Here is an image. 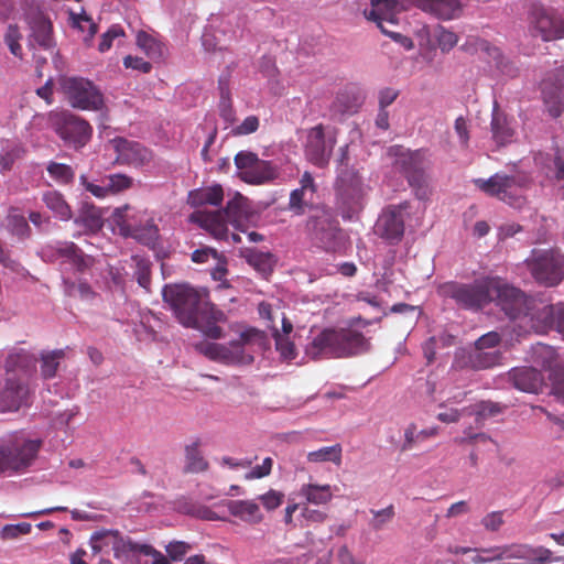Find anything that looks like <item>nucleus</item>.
I'll list each match as a JSON object with an SVG mask.
<instances>
[{"mask_svg":"<svg viewBox=\"0 0 564 564\" xmlns=\"http://www.w3.org/2000/svg\"><path fill=\"white\" fill-rule=\"evenodd\" d=\"M460 48L469 54L485 53L495 59L500 56V52L496 46H492L487 40L478 36H468Z\"/></svg>","mask_w":564,"mask_h":564,"instance_id":"obj_39","label":"nucleus"},{"mask_svg":"<svg viewBox=\"0 0 564 564\" xmlns=\"http://www.w3.org/2000/svg\"><path fill=\"white\" fill-rule=\"evenodd\" d=\"M55 131L76 149L86 145L93 135V128L88 121L70 112L56 115Z\"/></svg>","mask_w":564,"mask_h":564,"instance_id":"obj_14","label":"nucleus"},{"mask_svg":"<svg viewBox=\"0 0 564 564\" xmlns=\"http://www.w3.org/2000/svg\"><path fill=\"white\" fill-rule=\"evenodd\" d=\"M492 302L503 311L511 321H520L528 317L530 304L533 301L529 299L520 289L503 282L499 278H494Z\"/></svg>","mask_w":564,"mask_h":564,"instance_id":"obj_11","label":"nucleus"},{"mask_svg":"<svg viewBox=\"0 0 564 564\" xmlns=\"http://www.w3.org/2000/svg\"><path fill=\"white\" fill-rule=\"evenodd\" d=\"M341 453L343 448L340 444L325 446L317 451L310 452L307 454V460L311 463L333 462L336 465H340Z\"/></svg>","mask_w":564,"mask_h":564,"instance_id":"obj_40","label":"nucleus"},{"mask_svg":"<svg viewBox=\"0 0 564 564\" xmlns=\"http://www.w3.org/2000/svg\"><path fill=\"white\" fill-rule=\"evenodd\" d=\"M112 143L117 152V160L122 163L142 166L152 160V152L139 142L117 138Z\"/></svg>","mask_w":564,"mask_h":564,"instance_id":"obj_23","label":"nucleus"},{"mask_svg":"<svg viewBox=\"0 0 564 564\" xmlns=\"http://www.w3.org/2000/svg\"><path fill=\"white\" fill-rule=\"evenodd\" d=\"M119 532L118 531H111V530H104L95 532L91 535L90 542L91 547L95 553L100 552L104 547L110 546L113 547L115 540L117 539Z\"/></svg>","mask_w":564,"mask_h":564,"instance_id":"obj_48","label":"nucleus"},{"mask_svg":"<svg viewBox=\"0 0 564 564\" xmlns=\"http://www.w3.org/2000/svg\"><path fill=\"white\" fill-rule=\"evenodd\" d=\"M556 82H558V85L545 80L542 86L544 101L550 105V112L553 117H558L563 112L564 67L557 72Z\"/></svg>","mask_w":564,"mask_h":564,"instance_id":"obj_29","label":"nucleus"},{"mask_svg":"<svg viewBox=\"0 0 564 564\" xmlns=\"http://www.w3.org/2000/svg\"><path fill=\"white\" fill-rule=\"evenodd\" d=\"M436 41L440 50L447 53L457 45L458 35L455 32L441 26L436 34Z\"/></svg>","mask_w":564,"mask_h":564,"instance_id":"obj_53","label":"nucleus"},{"mask_svg":"<svg viewBox=\"0 0 564 564\" xmlns=\"http://www.w3.org/2000/svg\"><path fill=\"white\" fill-rule=\"evenodd\" d=\"M105 182L109 187V194L122 192L132 185V178L120 173L106 176Z\"/></svg>","mask_w":564,"mask_h":564,"instance_id":"obj_54","label":"nucleus"},{"mask_svg":"<svg viewBox=\"0 0 564 564\" xmlns=\"http://www.w3.org/2000/svg\"><path fill=\"white\" fill-rule=\"evenodd\" d=\"M301 518L305 522V525H310L313 523H323L327 519V513L303 505L301 508Z\"/></svg>","mask_w":564,"mask_h":564,"instance_id":"obj_63","label":"nucleus"},{"mask_svg":"<svg viewBox=\"0 0 564 564\" xmlns=\"http://www.w3.org/2000/svg\"><path fill=\"white\" fill-rule=\"evenodd\" d=\"M31 524L26 522L18 524H7L1 530V536L4 540H13L20 535H25L31 532Z\"/></svg>","mask_w":564,"mask_h":564,"instance_id":"obj_61","label":"nucleus"},{"mask_svg":"<svg viewBox=\"0 0 564 564\" xmlns=\"http://www.w3.org/2000/svg\"><path fill=\"white\" fill-rule=\"evenodd\" d=\"M122 229L127 230V235L134 237L145 245L153 243L158 237V228L155 225H148L143 229L132 228L130 225L122 227Z\"/></svg>","mask_w":564,"mask_h":564,"instance_id":"obj_49","label":"nucleus"},{"mask_svg":"<svg viewBox=\"0 0 564 564\" xmlns=\"http://www.w3.org/2000/svg\"><path fill=\"white\" fill-rule=\"evenodd\" d=\"M371 513L373 514V519L370 521V525L376 531L381 530L384 524L393 519L395 514L394 507L392 505L381 510H371Z\"/></svg>","mask_w":564,"mask_h":564,"instance_id":"obj_56","label":"nucleus"},{"mask_svg":"<svg viewBox=\"0 0 564 564\" xmlns=\"http://www.w3.org/2000/svg\"><path fill=\"white\" fill-rule=\"evenodd\" d=\"M137 45L150 58H160L164 53V45L153 35L139 31L137 33Z\"/></svg>","mask_w":564,"mask_h":564,"instance_id":"obj_37","label":"nucleus"},{"mask_svg":"<svg viewBox=\"0 0 564 564\" xmlns=\"http://www.w3.org/2000/svg\"><path fill=\"white\" fill-rule=\"evenodd\" d=\"M369 344L362 333L350 328H325L306 347L314 360L345 358L366 352Z\"/></svg>","mask_w":564,"mask_h":564,"instance_id":"obj_2","label":"nucleus"},{"mask_svg":"<svg viewBox=\"0 0 564 564\" xmlns=\"http://www.w3.org/2000/svg\"><path fill=\"white\" fill-rule=\"evenodd\" d=\"M485 553H491V558H524L530 560L531 564H546L552 560V552L543 546L533 549L527 544H511L496 546L489 550H482Z\"/></svg>","mask_w":564,"mask_h":564,"instance_id":"obj_19","label":"nucleus"},{"mask_svg":"<svg viewBox=\"0 0 564 564\" xmlns=\"http://www.w3.org/2000/svg\"><path fill=\"white\" fill-rule=\"evenodd\" d=\"M31 37L43 48L52 45V23L42 14L34 17L31 21Z\"/></svg>","mask_w":564,"mask_h":564,"instance_id":"obj_35","label":"nucleus"},{"mask_svg":"<svg viewBox=\"0 0 564 564\" xmlns=\"http://www.w3.org/2000/svg\"><path fill=\"white\" fill-rule=\"evenodd\" d=\"M227 509L232 517L250 525L260 524L264 520L260 506L251 499L229 500Z\"/></svg>","mask_w":564,"mask_h":564,"instance_id":"obj_28","label":"nucleus"},{"mask_svg":"<svg viewBox=\"0 0 564 564\" xmlns=\"http://www.w3.org/2000/svg\"><path fill=\"white\" fill-rule=\"evenodd\" d=\"M162 296L182 325L199 329L212 339L223 337L217 323L226 319L225 313L207 300L206 290L199 291L188 284H166Z\"/></svg>","mask_w":564,"mask_h":564,"instance_id":"obj_1","label":"nucleus"},{"mask_svg":"<svg viewBox=\"0 0 564 564\" xmlns=\"http://www.w3.org/2000/svg\"><path fill=\"white\" fill-rule=\"evenodd\" d=\"M528 29L532 36L544 42L564 39V14L540 2L531 4L528 11Z\"/></svg>","mask_w":564,"mask_h":564,"instance_id":"obj_8","label":"nucleus"},{"mask_svg":"<svg viewBox=\"0 0 564 564\" xmlns=\"http://www.w3.org/2000/svg\"><path fill=\"white\" fill-rule=\"evenodd\" d=\"M198 442H195L185 447V471L197 474L208 469V462L205 459L199 451Z\"/></svg>","mask_w":564,"mask_h":564,"instance_id":"obj_36","label":"nucleus"},{"mask_svg":"<svg viewBox=\"0 0 564 564\" xmlns=\"http://www.w3.org/2000/svg\"><path fill=\"white\" fill-rule=\"evenodd\" d=\"M494 278L485 276L470 283L448 281L437 288L444 299H451L463 310L478 312L492 302Z\"/></svg>","mask_w":564,"mask_h":564,"instance_id":"obj_4","label":"nucleus"},{"mask_svg":"<svg viewBox=\"0 0 564 564\" xmlns=\"http://www.w3.org/2000/svg\"><path fill=\"white\" fill-rule=\"evenodd\" d=\"M21 39L22 34L20 33L19 28L15 24H10L4 34V42L10 52L19 58L22 57V47L20 45Z\"/></svg>","mask_w":564,"mask_h":564,"instance_id":"obj_51","label":"nucleus"},{"mask_svg":"<svg viewBox=\"0 0 564 564\" xmlns=\"http://www.w3.org/2000/svg\"><path fill=\"white\" fill-rule=\"evenodd\" d=\"M272 335L275 341V348L281 357L285 360H293L297 354L294 343L290 337L281 334L279 329H274Z\"/></svg>","mask_w":564,"mask_h":564,"instance_id":"obj_47","label":"nucleus"},{"mask_svg":"<svg viewBox=\"0 0 564 564\" xmlns=\"http://www.w3.org/2000/svg\"><path fill=\"white\" fill-rule=\"evenodd\" d=\"M299 495L305 499V505H327L333 499L332 487L327 484H303Z\"/></svg>","mask_w":564,"mask_h":564,"instance_id":"obj_32","label":"nucleus"},{"mask_svg":"<svg viewBox=\"0 0 564 564\" xmlns=\"http://www.w3.org/2000/svg\"><path fill=\"white\" fill-rule=\"evenodd\" d=\"M216 265L212 269L210 274L215 281L221 282L223 288H229V283L226 279L228 274L227 259L225 256L218 253V258H215Z\"/></svg>","mask_w":564,"mask_h":564,"instance_id":"obj_58","label":"nucleus"},{"mask_svg":"<svg viewBox=\"0 0 564 564\" xmlns=\"http://www.w3.org/2000/svg\"><path fill=\"white\" fill-rule=\"evenodd\" d=\"M223 199L224 191L219 184L193 189L187 196V203L192 207H200L204 205L218 206L221 204Z\"/></svg>","mask_w":564,"mask_h":564,"instance_id":"obj_30","label":"nucleus"},{"mask_svg":"<svg viewBox=\"0 0 564 564\" xmlns=\"http://www.w3.org/2000/svg\"><path fill=\"white\" fill-rule=\"evenodd\" d=\"M491 132L494 140L499 145L510 142L513 137V130L509 127L506 117L498 112L492 115Z\"/></svg>","mask_w":564,"mask_h":564,"instance_id":"obj_38","label":"nucleus"},{"mask_svg":"<svg viewBox=\"0 0 564 564\" xmlns=\"http://www.w3.org/2000/svg\"><path fill=\"white\" fill-rule=\"evenodd\" d=\"M474 184L486 195L495 197L513 208H522L527 203L525 192L531 186V180L522 173L513 175L496 173L487 180L476 178Z\"/></svg>","mask_w":564,"mask_h":564,"instance_id":"obj_5","label":"nucleus"},{"mask_svg":"<svg viewBox=\"0 0 564 564\" xmlns=\"http://www.w3.org/2000/svg\"><path fill=\"white\" fill-rule=\"evenodd\" d=\"M307 192L295 188L290 194L289 209L295 215H303L308 206Z\"/></svg>","mask_w":564,"mask_h":564,"instance_id":"obj_52","label":"nucleus"},{"mask_svg":"<svg viewBox=\"0 0 564 564\" xmlns=\"http://www.w3.org/2000/svg\"><path fill=\"white\" fill-rule=\"evenodd\" d=\"M75 224L83 226L89 232H97L104 226L101 210L93 204L84 203Z\"/></svg>","mask_w":564,"mask_h":564,"instance_id":"obj_31","label":"nucleus"},{"mask_svg":"<svg viewBox=\"0 0 564 564\" xmlns=\"http://www.w3.org/2000/svg\"><path fill=\"white\" fill-rule=\"evenodd\" d=\"M336 204L341 216L351 219L365 205L366 187L358 171L341 165L335 182Z\"/></svg>","mask_w":564,"mask_h":564,"instance_id":"obj_6","label":"nucleus"},{"mask_svg":"<svg viewBox=\"0 0 564 564\" xmlns=\"http://www.w3.org/2000/svg\"><path fill=\"white\" fill-rule=\"evenodd\" d=\"M525 264L541 285L552 288L564 280V254L558 249H533Z\"/></svg>","mask_w":564,"mask_h":564,"instance_id":"obj_7","label":"nucleus"},{"mask_svg":"<svg viewBox=\"0 0 564 564\" xmlns=\"http://www.w3.org/2000/svg\"><path fill=\"white\" fill-rule=\"evenodd\" d=\"M43 254L50 261L61 260L62 263H69L78 272H84L93 263L91 258L73 241H56L47 245L43 249Z\"/></svg>","mask_w":564,"mask_h":564,"instance_id":"obj_17","label":"nucleus"},{"mask_svg":"<svg viewBox=\"0 0 564 564\" xmlns=\"http://www.w3.org/2000/svg\"><path fill=\"white\" fill-rule=\"evenodd\" d=\"M29 387L24 379L7 377L0 391V412L18 411L28 401Z\"/></svg>","mask_w":564,"mask_h":564,"instance_id":"obj_20","label":"nucleus"},{"mask_svg":"<svg viewBox=\"0 0 564 564\" xmlns=\"http://www.w3.org/2000/svg\"><path fill=\"white\" fill-rule=\"evenodd\" d=\"M63 89L73 108L99 111L105 108L101 90L89 79L69 77L64 80Z\"/></svg>","mask_w":564,"mask_h":564,"instance_id":"obj_10","label":"nucleus"},{"mask_svg":"<svg viewBox=\"0 0 564 564\" xmlns=\"http://www.w3.org/2000/svg\"><path fill=\"white\" fill-rule=\"evenodd\" d=\"M36 361L34 354L23 348H13L4 362L7 377L24 379L34 370Z\"/></svg>","mask_w":564,"mask_h":564,"instance_id":"obj_25","label":"nucleus"},{"mask_svg":"<svg viewBox=\"0 0 564 564\" xmlns=\"http://www.w3.org/2000/svg\"><path fill=\"white\" fill-rule=\"evenodd\" d=\"M42 200L58 219L67 221L72 218L73 213L70 206L65 200L63 194L58 191L52 189L45 192Z\"/></svg>","mask_w":564,"mask_h":564,"instance_id":"obj_33","label":"nucleus"},{"mask_svg":"<svg viewBox=\"0 0 564 564\" xmlns=\"http://www.w3.org/2000/svg\"><path fill=\"white\" fill-rule=\"evenodd\" d=\"M143 544L119 533L112 547L113 556L118 560H126L130 553L140 554V549Z\"/></svg>","mask_w":564,"mask_h":564,"instance_id":"obj_44","label":"nucleus"},{"mask_svg":"<svg viewBox=\"0 0 564 564\" xmlns=\"http://www.w3.org/2000/svg\"><path fill=\"white\" fill-rule=\"evenodd\" d=\"M370 4L371 8L364 11L365 18L373 21L384 35L401 44L404 48H413L414 44L411 37L386 26V23L398 25V15L404 10L402 2L400 0H370Z\"/></svg>","mask_w":564,"mask_h":564,"instance_id":"obj_9","label":"nucleus"},{"mask_svg":"<svg viewBox=\"0 0 564 564\" xmlns=\"http://www.w3.org/2000/svg\"><path fill=\"white\" fill-rule=\"evenodd\" d=\"M80 185L89 192L91 195H94L97 198H105L109 195V187L107 186V183L104 181V185H97L93 182H89L88 178L85 175H80L79 177Z\"/></svg>","mask_w":564,"mask_h":564,"instance_id":"obj_64","label":"nucleus"},{"mask_svg":"<svg viewBox=\"0 0 564 564\" xmlns=\"http://www.w3.org/2000/svg\"><path fill=\"white\" fill-rule=\"evenodd\" d=\"M189 221L197 224L217 239L224 238L227 234V220L220 210H196L189 215Z\"/></svg>","mask_w":564,"mask_h":564,"instance_id":"obj_27","label":"nucleus"},{"mask_svg":"<svg viewBox=\"0 0 564 564\" xmlns=\"http://www.w3.org/2000/svg\"><path fill=\"white\" fill-rule=\"evenodd\" d=\"M412 3L421 11L443 21L459 19L465 7L462 0H412Z\"/></svg>","mask_w":564,"mask_h":564,"instance_id":"obj_21","label":"nucleus"},{"mask_svg":"<svg viewBox=\"0 0 564 564\" xmlns=\"http://www.w3.org/2000/svg\"><path fill=\"white\" fill-rule=\"evenodd\" d=\"M397 156L395 165L404 173L410 186L414 189L420 199H425L429 195L425 169L424 152L404 151L401 148L392 149Z\"/></svg>","mask_w":564,"mask_h":564,"instance_id":"obj_13","label":"nucleus"},{"mask_svg":"<svg viewBox=\"0 0 564 564\" xmlns=\"http://www.w3.org/2000/svg\"><path fill=\"white\" fill-rule=\"evenodd\" d=\"M508 375L516 389L528 393H538L544 382L542 373L531 367L513 368Z\"/></svg>","mask_w":564,"mask_h":564,"instance_id":"obj_26","label":"nucleus"},{"mask_svg":"<svg viewBox=\"0 0 564 564\" xmlns=\"http://www.w3.org/2000/svg\"><path fill=\"white\" fill-rule=\"evenodd\" d=\"M25 149L21 144H15L8 149L1 156H0V166L3 171L11 170L12 165L17 160H20L24 156Z\"/></svg>","mask_w":564,"mask_h":564,"instance_id":"obj_55","label":"nucleus"},{"mask_svg":"<svg viewBox=\"0 0 564 564\" xmlns=\"http://www.w3.org/2000/svg\"><path fill=\"white\" fill-rule=\"evenodd\" d=\"M285 495L275 489H269L267 492L258 497L263 508L268 511H274L284 502Z\"/></svg>","mask_w":564,"mask_h":564,"instance_id":"obj_50","label":"nucleus"},{"mask_svg":"<svg viewBox=\"0 0 564 564\" xmlns=\"http://www.w3.org/2000/svg\"><path fill=\"white\" fill-rule=\"evenodd\" d=\"M408 204L388 206L382 210L375 225V234L388 241L390 245H397L404 235L403 212Z\"/></svg>","mask_w":564,"mask_h":564,"instance_id":"obj_15","label":"nucleus"},{"mask_svg":"<svg viewBox=\"0 0 564 564\" xmlns=\"http://www.w3.org/2000/svg\"><path fill=\"white\" fill-rule=\"evenodd\" d=\"M556 357H557V354H556L555 349L551 346L539 343L533 347V352H532L533 361L543 368L550 369L551 371L555 367L561 366V365L555 364Z\"/></svg>","mask_w":564,"mask_h":564,"instance_id":"obj_41","label":"nucleus"},{"mask_svg":"<svg viewBox=\"0 0 564 564\" xmlns=\"http://www.w3.org/2000/svg\"><path fill=\"white\" fill-rule=\"evenodd\" d=\"M235 165L241 181L251 185H261L274 181L279 171L270 161L259 159L250 151H240L235 156Z\"/></svg>","mask_w":564,"mask_h":564,"instance_id":"obj_12","label":"nucleus"},{"mask_svg":"<svg viewBox=\"0 0 564 564\" xmlns=\"http://www.w3.org/2000/svg\"><path fill=\"white\" fill-rule=\"evenodd\" d=\"M359 101L348 93H339L332 104L330 111L334 116L351 115L357 111Z\"/></svg>","mask_w":564,"mask_h":564,"instance_id":"obj_42","label":"nucleus"},{"mask_svg":"<svg viewBox=\"0 0 564 564\" xmlns=\"http://www.w3.org/2000/svg\"><path fill=\"white\" fill-rule=\"evenodd\" d=\"M249 339L250 333L243 332L238 339L231 340L228 345L203 341L196 345V349L210 360L235 364L242 358L243 346Z\"/></svg>","mask_w":564,"mask_h":564,"instance_id":"obj_16","label":"nucleus"},{"mask_svg":"<svg viewBox=\"0 0 564 564\" xmlns=\"http://www.w3.org/2000/svg\"><path fill=\"white\" fill-rule=\"evenodd\" d=\"M66 357L65 349L46 350L40 354V371L44 380L52 379L56 376L61 360Z\"/></svg>","mask_w":564,"mask_h":564,"instance_id":"obj_34","label":"nucleus"},{"mask_svg":"<svg viewBox=\"0 0 564 564\" xmlns=\"http://www.w3.org/2000/svg\"><path fill=\"white\" fill-rule=\"evenodd\" d=\"M552 393L564 403V366L555 367L550 373Z\"/></svg>","mask_w":564,"mask_h":564,"instance_id":"obj_57","label":"nucleus"},{"mask_svg":"<svg viewBox=\"0 0 564 564\" xmlns=\"http://www.w3.org/2000/svg\"><path fill=\"white\" fill-rule=\"evenodd\" d=\"M500 354L497 351H485L475 347L474 351L469 355L470 366L475 369H487L499 364Z\"/></svg>","mask_w":564,"mask_h":564,"instance_id":"obj_43","label":"nucleus"},{"mask_svg":"<svg viewBox=\"0 0 564 564\" xmlns=\"http://www.w3.org/2000/svg\"><path fill=\"white\" fill-rule=\"evenodd\" d=\"M67 293L69 295H78L85 301H91L97 295L87 282H79L78 284H75L74 282L69 283L67 286Z\"/></svg>","mask_w":564,"mask_h":564,"instance_id":"obj_62","label":"nucleus"},{"mask_svg":"<svg viewBox=\"0 0 564 564\" xmlns=\"http://www.w3.org/2000/svg\"><path fill=\"white\" fill-rule=\"evenodd\" d=\"M242 196L238 195L234 199L229 200L226 207L220 210L224 213V217L226 218L227 223H234L238 220L242 210Z\"/></svg>","mask_w":564,"mask_h":564,"instance_id":"obj_59","label":"nucleus"},{"mask_svg":"<svg viewBox=\"0 0 564 564\" xmlns=\"http://www.w3.org/2000/svg\"><path fill=\"white\" fill-rule=\"evenodd\" d=\"M334 145L335 140L333 138L326 139L324 126L319 123L308 130L305 155L314 165L324 167L329 162Z\"/></svg>","mask_w":564,"mask_h":564,"instance_id":"obj_18","label":"nucleus"},{"mask_svg":"<svg viewBox=\"0 0 564 564\" xmlns=\"http://www.w3.org/2000/svg\"><path fill=\"white\" fill-rule=\"evenodd\" d=\"M46 171L52 180L58 184H70L75 178V172L70 165L57 163L54 161L48 162Z\"/></svg>","mask_w":564,"mask_h":564,"instance_id":"obj_45","label":"nucleus"},{"mask_svg":"<svg viewBox=\"0 0 564 564\" xmlns=\"http://www.w3.org/2000/svg\"><path fill=\"white\" fill-rule=\"evenodd\" d=\"M272 467L273 459L271 457H265L260 465L252 467L251 470L245 475V479L253 480L268 477L272 471Z\"/></svg>","mask_w":564,"mask_h":564,"instance_id":"obj_60","label":"nucleus"},{"mask_svg":"<svg viewBox=\"0 0 564 564\" xmlns=\"http://www.w3.org/2000/svg\"><path fill=\"white\" fill-rule=\"evenodd\" d=\"M248 262L262 274H269L273 270L275 259L270 252L251 251L248 256Z\"/></svg>","mask_w":564,"mask_h":564,"instance_id":"obj_46","label":"nucleus"},{"mask_svg":"<svg viewBox=\"0 0 564 564\" xmlns=\"http://www.w3.org/2000/svg\"><path fill=\"white\" fill-rule=\"evenodd\" d=\"M306 228L311 238L323 248H330L338 232L335 221L326 212L311 216Z\"/></svg>","mask_w":564,"mask_h":564,"instance_id":"obj_22","label":"nucleus"},{"mask_svg":"<svg viewBox=\"0 0 564 564\" xmlns=\"http://www.w3.org/2000/svg\"><path fill=\"white\" fill-rule=\"evenodd\" d=\"M41 440H31L15 432L0 443V475L25 473L37 458Z\"/></svg>","mask_w":564,"mask_h":564,"instance_id":"obj_3","label":"nucleus"},{"mask_svg":"<svg viewBox=\"0 0 564 564\" xmlns=\"http://www.w3.org/2000/svg\"><path fill=\"white\" fill-rule=\"evenodd\" d=\"M556 304L543 305L534 307L530 304L528 317L523 318L519 327L523 330L531 329L538 334L547 333L554 328Z\"/></svg>","mask_w":564,"mask_h":564,"instance_id":"obj_24","label":"nucleus"}]
</instances>
